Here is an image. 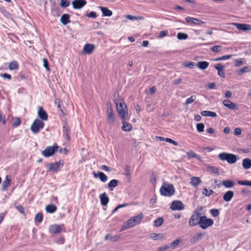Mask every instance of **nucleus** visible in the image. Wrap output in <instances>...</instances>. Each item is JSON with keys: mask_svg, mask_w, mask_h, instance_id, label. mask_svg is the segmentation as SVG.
Instances as JSON below:
<instances>
[{"mask_svg": "<svg viewBox=\"0 0 251 251\" xmlns=\"http://www.w3.org/2000/svg\"><path fill=\"white\" fill-rule=\"evenodd\" d=\"M70 4V1L69 0H61L60 5L63 8L69 6Z\"/></svg>", "mask_w": 251, "mask_h": 251, "instance_id": "3c124183", "label": "nucleus"}, {"mask_svg": "<svg viewBox=\"0 0 251 251\" xmlns=\"http://www.w3.org/2000/svg\"><path fill=\"white\" fill-rule=\"evenodd\" d=\"M188 35L183 33H178L177 37L179 40H185L188 38Z\"/></svg>", "mask_w": 251, "mask_h": 251, "instance_id": "864d4df0", "label": "nucleus"}, {"mask_svg": "<svg viewBox=\"0 0 251 251\" xmlns=\"http://www.w3.org/2000/svg\"><path fill=\"white\" fill-rule=\"evenodd\" d=\"M60 22L63 25H66L71 22L70 15L68 14H64L62 15Z\"/></svg>", "mask_w": 251, "mask_h": 251, "instance_id": "b1692460", "label": "nucleus"}, {"mask_svg": "<svg viewBox=\"0 0 251 251\" xmlns=\"http://www.w3.org/2000/svg\"><path fill=\"white\" fill-rule=\"evenodd\" d=\"M214 221L212 219L207 218L206 216H201L200 219V226L203 229H206L213 225Z\"/></svg>", "mask_w": 251, "mask_h": 251, "instance_id": "423d86ee", "label": "nucleus"}, {"mask_svg": "<svg viewBox=\"0 0 251 251\" xmlns=\"http://www.w3.org/2000/svg\"><path fill=\"white\" fill-rule=\"evenodd\" d=\"M202 235L203 234L201 232L197 233L190 239L191 243H195L199 241L201 239Z\"/></svg>", "mask_w": 251, "mask_h": 251, "instance_id": "7c9ffc66", "label": "nucleus"}, {"mask_svg": "<svg viewBox=\"0 0 251 251\" xmlns=\"http://www.w3.org/2000/svg\"><path fill=\"white\" fill-rule=\"evenodd\" d=\"M21 121L19 118L13 119L12 125L14 126H18L21 124Z\"/></svg>", "mask_w": 251, "mask_h": 251, "instance_id": "6e6d98bb", "label": "nucleus"}, {"mask_svg": "<svg viewBox=\"0 0 251 251\" xmlns=\"http://www.w3.org/2000/svg\"><path fill=\"white\" fill-rule=\"evenodd\" d=\"M15 207L21 213L24 214V209L22 205L18 202L14 203Z\"/></svg>", "mask_w": 251, "mask_h": 251, "instance_id": "de8ad7c7", "label": "nucleus"}, {"mask_svg": "<svg viewBox=\"0 0 251 251\" xmlns=\"http://www.w3.org/2000/svg\"><path fill=\"white\" fill-rule=\"evenodd\" d=\"M201 182L200 177L194 176L191 179L190 184L193 186L197 187Z\"/></svg>", "mask_w": 251, "mask_h": 251, "instance_id": "bb28decb", "label": "nucleus"}, {"mask_svg": "<svg viewBox=\"0 0 251 251\" xmlns=\"http://www.w3.org/2000/svg\"><path fill=\"white\" fill-rule=\"evenodd\" d=\"M150 236L151 239L154 240L162 239L163 237V236L162 234H157L155 233H151Z\"/></svg>", "mask_w": 251, "mask_h": 251, "instance_id": "49530a36", "label": "nucleus"}, {"mask_svg": "<svg viewBox=\"0 0 251 251\" xmlns=\"http://www.w3.org/2000/svg\"><path fill=\"white\" fill-rule=\"evenodd\" d=\"M107 122H108V124L110 125L114 124L115 121V116L113 114V110L111 107L107 108Z\"/></svg>", "mask_w": 251, "mask_h": 251, "instance_id": "ddd939ff", "label": "nucleus"}, {"mask_svg": "<svg viewBox=\"0 0 251 251\" xmlns=\"http://www.w3.org/2000/svg\"><path fill=\"white\" fill-rule=\"evenodd\" d=\"M120 238V235H115V236H112L111 234H108L106 235L105 237V240H110L112 241L115 242L119 240V239Z\"/></svg>", "mask_w": 251, "mask_h": 251, "instance_id": "4c0bfd02", "label": "nucleus"}, {"mask_svg": "<svg viewBox=\"0 0 251 251\" xmlns=\"http://www.w3.org/2000/svg\"><path fill=\"white\" fill-rule=\"evenodd\" d=\"M181 240L179 238L176 239L174 240L173 242L171 243L170 247L172 248L173 249H176L177 246L179 244V243L181 242Z\"/></svg>", "mask_w": 251, "mask_h": 251, "instance_id": "79ce46f5", "label": "nucleus"}, {"mask_svg": "<svg viewBox=\"0 0 251 251\" xmlns=\"http://www.w3.org/2000/svg\"><path fill=\"white\" fill-rule=\"evenodd\" d=\"M11 181V176H10L7 175L5 176V180L2 183L1 189L3 191H6L7 190L8 187L10 185Z\"/></svg>", "mask_w": 251, "mask_h": 251, "instance_id": "dca6fc26", "label": "nucleus"}, {"mask_svg": "<svg viewBox=\"0 0 251 251\" xmlns=\"http://www.w3.org/2000/svg\"><path fill=\"white\" fill-rule=\"evenodd\" d=\"M209 63L207 61H200L197 64V66L201 70H204L208 67Z\"/></svg>", "mask_w": 251, "mask_h": 251, "instance_id": "473e14b6", "label": "nucleus"}, {"mask_svg": "<svg viewBox=\"0 0 251 251\" xmlns=\"http://www.w3.org/2000/svg\"><path fill=\"white\" fill-rule=\"evenodd\" d=\"M156 181V175L154 174H152L150 178V182L153 184L155 185Z\"/></svg>", "mask_w": 251, "mask_h": 251, "instance_id": "bf43d9fd", "label": "nucleus"}, {"mask_svg": "<svg viewBox=\"0 0 251 251\" xmlns=\"http://www.w3.org/2000/svg\"><path fill=\"white\" fill-rule=\"evenodd\" d=\"M234 66L235 67H240L246 64V59L245 58H241L240 59H235L234 60Z\"/></svg>", "mask_w": 251, "mask_h": 251, "instance_id": "e433bc0d", "label": "nucleus"}, {"mask_svg": "<svg viewBox=\"0 0 251 251\" xmlns=\"http://www.w3.org/2000/svg\"><path fill=\"white\" fill-rule=\"evenodd\" d=\"M44 126V123L41 120L36 119L31 125L30 129L33 133L36 134L43 128Z\"/></svg>", "mask_w": 251, "mask_h": 251, "instance_id": "0eeeda50", "label": "nucleus"}, {"mask_svg": "<svg viewBox=\"0 0 251 251\" xmlns=\"http://www.w3.org/2000/svg\"><path fill=\"white\" fill-rule=\"evenodd\" d=\"M196 128L199 132H202L204 131V125L202 123L197 124L196 125Z\"/></svg>", "mask_w": 251, "mask_h": 251, "instance_id": "603ef678", "label": "nucleus"}, {"mask_svg": "<svg viewBox=\"0 0 251 251\" xmlns=\"http://www.w3.org/2000/svg\"><path fill=\"white\" fill-rule=\"evenodd\" d=\"M18 68V64L16 61L11 62L9 64V69L11 70H16Z\"/></svg>", "mask_w": 251, "mask_h": 251, "instance_id": "a18cd8bd", "label": "nucleus"}, {"mask_svg": "<svg viewBox=\"0 0 251 251\" xmlns=\"http://www.w3.org/2000/svg\"><path fill=\"white\" fill-rule=\"evenodd\" d=\"M196 99V96L195 95L191 96L190 98L186 99L185 105L187 106L188 104L192 103Z\"/></svg>", "mask_w": 251, "mask_h": 251, "instance_id": "c03bdc74", "label": "nucleus"}, {"mask_svg": "<svg viewBox=\"0 0 251 251\" xmlns=\"http://www.w3.org/2000/svg\"><path fill=\"white\" fill-rule=\"evenodd\" d=\"M63 135L67 140L70 139V129L69 126L65 124L63 126Z\"/></svg>", "mask_w": 251, "mask_h": 251, "instance_id": "4be33fe9", "label": "nucleus"}, {"mask_svg": "<svg viewBox=\"0 0 251 251\" xmlns=\"http://www.w3.org/2000/svg\"><path fill=\"white\" fill-rule=\"evenodd\" d=\"M203 209V207L202 206L198 207L194 211L188 222L189 226H194L197 225H199L200 218L202 214H204V213L201 212Z\"/></svg>", "mask_w": 251, "mask_h": 251, "instance_id": "7ed1b4c3", "label": "nucleus"}, {"mask_svg": "<svg viewBox=\"0 0 251 251\" xmlns=\"http://www.w3.org/2000/svg\"><path fill=\"white\" fill-rule=\"evenodd\" d=\"M143 217L144 216L142 213H140L137 216L132 217L131 219L124 223L120 231H124L127 228H129L139 224L141 222Z\"/></svg>", "mask_w": 251, "mask_h": 251, "instance_id": "f257e3e1", "label": "nucleus"}, {"mask_svg": "<svg viewBox=\"0 0 251 251\" xmlns=\"http://www.w3.org/2000/svg\"><path fill=\"white\" fill-rule=\"evenodd\" d=\"M95 49V46L93 44H86L83 47V51L85 53L90 54Z\"/></svg>", "mask_w": 251, "mask_h": 251, "instance_id": "6ab92c4d", "label": "nucleus"}, {"mask_svg": "<svg viewBox=\"0 0 251 251\" xmlns=\"http://www.w3.org/2000/svg\"><path fill=\"white\" fill-rule=\"evenodd\" d=\"M54 103L57 105L58 108L61 107V100L59 99H55L54 100Z\"/></svg>", "mask_w": 251, "mask_h": 251, "instance_id": "0e129e2a", "label": "nucleus"}, {"mask_svg": "<svg viewBox=\"0 0 251 251\" xmlns=\"http://www.w3.org/2000/svg\"><path fill=\"white\" fill-rule=\"evenodd\" d=\"M164 222V220L162 217H159L157 219L155 220L153 222V225L155 226L158 227L161 226Z\"/></svg>", "mask_w": 251, "mask_h": 251, "instance_id": "a19ab883", "label": "nucleus"}, {"mask_svg": "<svg viewBox=\"0 0 251 251\" xmlns=\"http://www.w3.org/2000/svg\"><path fill=\"white\" fill-rule=\"evenodd\" d=\"M99 8L101 10L102 16L110 17L112 15V11L108 9L107 7L100 6Z\"/></svg>", "mask_w": 251, "mask_h": 251, "instance_id": "5701e85b", "label": "nucleus"}, {"mask_svg": "<svg viewBox=\"0 0 251 251\" xmlns=\"http://www.w3.org/2000/svg\"><path fill=\"white\" fill-rule=\"evenodd\" d=\"M214 68L218 71V74L219 76L224 78L225 77V74L223 72L225 66L219 63L214 66Z\"/></svg>", "mask_w": 251, "mask_h": 251, "instance_id": "a211bd4d", "label": "nucleus"}, {"mask_svg": "<svg viewBox=\"0 0 251 251\" xmlns=\"http://www.w3.org/2000/svg\"><path fill=\"white\" fill-rule=\"evenodd\" d=\"M232 24L240 30L245 31L251 30V26L249 25L238 23H233Z\"/></svg>", "mask_w": 251, "mask_h": 251, "instance_id": "4468645a", "label": "nucleus"}, {"mask_svg": "<svg viewBox=\"0 0 251 251\" xmlns=\"http://www.w3.org/2000/svg\"><path fill=\"white\" fill-rule=\"evenodd\" d=\"M58 148L59 147L56 145L48 147L44 151H42V154L46 157H50L52 155L54 152L57 151Z\"/></svg>", "mask_w": 251, "mask_h": 251, "instance_id": "6e6552de", "label": "nucleus"}, {"mask_svg": "<svg viewBox=\"0 0 251 251\" xmlns=\"http://www.w3.org/2000/svg\"><path fill=\"white\" fill-rule=\"evenodd\" d=\"M35 220L38 222H41L43 220V215L42 213H38L36 215Z\"/></svg>", "mask_w": 251, "mask_h": 251, "instance_id": "4d7b16f0", "label": "nucleus"}, {"mask_svg": "<svg viewBox=\"0 0 251 251\" xmlns=\"http://www.w3.org/2000/svg\"><path fill=\"white\" fill-rule=\"evenodd\" d=\"M222 47L221 46H215L211 48L210 50L211 51L215 52H218L221 51Z\"/></svg>", "mask_w": 251, "mask_h": 251, "instance_id": "5fc2aeb1", "label": "nucleus"}, {"mask_svg": "<svg viewBox=\"0 0 251 251\" xmlns=\"http://www.w3.org/2000/svg\"><path fill=\"white\" fill-rule=\"evenodd\" d=\"M187 155L189 158H196L199 160H201V157L195 153L193 151H190L187 153Z\"/></svg>", "mask_w": 251, "mask_h": 251, "instance_id": "72a5a7b5", "label": "nucleus"}, {"mask_svg": "<svg viewBox=\"0 0 251 251\" xmlns=\"http://www.w3.org/2000/svg\"><path fill=\"white\" fill-rule=\"evenodd\" d=\"M223 105L227 108L229 109L234 110H237L238 107L237 104L233 102H231L230 100H225L223 101Z\"/></svg>", "mask_w": 251, "mask_h": 251, "instance_id": "f8f14e48", "label": "nucleus"}, {"mask_svg": "<svg viewBox=\"0 0 251 251\" xmlns=\"http://www.w3.org/2000/svg\"><path fill=\"white\" fill-rule=\"evenodd\" d=\"M171 208L173 210H182L184 209V205L180 201H174L171 204Z\"/></svg>", "mask_w": 251, "mask_h": 251, "instance_id": "1a4fd4ad", "label": "nucleus"}, {"mask_svg": "<svg viewBox=\"0 0 251 251\" xmlns=\"http://www.w3.org/2000/svg\"><path fill=\"white\" fill-rule=\"evenodd\" d=\"M223 185L226 188H230L234 186V182L229 179L224 180L222 181Z\"/></svg>", "mask_w": 251, "mask_h": 251, "instance_id": "2f4dec72", "label": "nucleus"}, {"mask_svg": "<svg viewBox=\"0 0 251 251\" xmlns=\"http://www.w3.org/2000/svg\"><path fill=\"white\" fill-rule=\"evenodd\" d=\"M0 75L1 77H3L4 78L10 79L11 78V75H10L6 74V73L1 74Z\"/></svg>", "mask_w": 251, "mask_h": 251, "instance_id": "338daca9", "label": "nucleus"}, {"mask_svg": "<svg viewBox=\"0 0 251 251\" xmlns=\"http://www.w3.org/2000/svg\"><path fill=\"white\" fill-rule=\"evenodd\" d=\"M242 165L245 169H250L251 167V159L249 158L244 159L242 161Z\"/></svg>", "mask_w": 251, "mask_h": 251, "instance_id": "cd10ccee", "label": "nucleus"}, {"mask_svg": "<svg viewBox=\"0 0 251 251\" xmlns=\"http://www.w3.org/2000/svg\"><path fill=\"white\" fill-rule=\"evenodd\" d=\"M168 31L167 30H162V31H161L160 32H159V35H158V37L159 38H162L165 36H166L168 34Z\"/></svg>", "mask_w": 251, "mask_h": 251, "instance_id": "e2e57ef3", "label": "nucleus"}, {"mask_svg": "<svg viewBox=\"0 0 251 251\" xmlns=\"http://www.w3.org/2000/svg\"><path fill=\"white\" fill-rule=\"evenodd\" d=\"M207 171L210 173L218 175L219 173V169L218 168L214 166H208L206 168Z\"/></svg>", "mask_w": 251, "mask_h": 251, "instance_id": "f704fd0d", "label": "nucleus"}, {"mask_svg": "<svg viewBox=\"0 0 251 251\" xmlns=\"http://www.w3.org/2000/svg\"><path fill=\"white\" fill-rule=\"evenodd\" d=\"M201 114L203 116H209L211 117H216L217 114L215 112L210 111H203L201 112Z\"/></svg>", "mask_w": 251, "mask_h": 251, "instance_id": "c9c22d12", "label": "nucleus"}, {"mask_svg": "<svg viewBox=\"0 0 251 251\" xmlns=\"http://www.w3.org/2000/svg\"><path fill=\"white\" fill-rule=\"evenodd\" d=\"M100 198L102 205L105 206L109 202V198L107 196L106 193H103L100 195Z\"/></svg>", "mask_w": 251, "mask_h": 251, "instance_id": "aec40b11", "label": "nucleus"}, {"mask_svg": "<svg viewBox=\"0 0 251 251\" xmlns=\"http://www.w3.org/2000/svg\"><path fill=\"white\" fill-rule=\"evenodd\" d=\"M85 0H74L72 2L73 7L75 9H79L82 8L86 4Z\"/></svg>", "mask_w": 251, "mask_h": 251, "instance_id": "9b49d317", "label": "nucleus"}, {"mask_svg": "<svg viewBox=\"0 0 251 251\" xmlns=\"http://www.w3.org/2000/svg\"><path fill=\"white\" fill-rule=\"evenodd\" d=\"M60 162H56L53 163H50L49 164V170L50 171L57 172L60 169Z\"/></svg>", "mask_w": 251, "mask_h": 251, "instance_id": "2eb2a0df", "label": "nucleus"}, {"mask_svg": "<svg viewBox=\"0 0 251 251\" xmlns=\"http://www.w3.org/2000/svg\"><path fill=\"white\" fill-rule=\"evenodd\" d=\"M87 17L92 18H96L97 17V13L95 12L91 11L90 13L87 14Z\"/></svg>", "mask_w": 251, "mask_h": 251, "instance_id": "680f3d73", "label": "nucleus"}, {"mask_svg": "<svg viewBox=\"0 0 251 251\" xmlns=\"http://www.w3.org/2000/svg\"><path fill=\"white\" fill-rule=\"evenodd\" d=\"M182 81V79L181 78H178V79H176V80H175L173 83L174 85H178L179 84H180Z\"/></svg>", "mask_w": 251, "mask_h": 251, "instance_id": "774afa93", "label": "nucleus"}, {"mask_svg": "<svg viewBox=\"0 0 251 251\" xmlns=\"http://www.w3.org/2000/svg\"><path fill=\"white\" fill-rule=\"evenodd\" d=\"M175 189L172 184L164 182L160 188V194L164 196L170 197L174 194Z\"/></svg>", "mask_w": 251, "mask_h": 251, "instance_id": "20e7f679", "label": "nucleus"}, {"mask_svg": "<svg viewBox=\"0 0 251 251\" xmlns=\"http://www.w3.org/2000/svg\"><path fill=\"white\" fill-rule=\"evenodd\" d=\"M43 61L44 67L46 68V69L47 71H49L50 70V69L49 67L48 61L47 59H46V58H43Z\"/></svg>", "mask_w": 251, "mask_h": 251, "instance_id": "052dcab7", "label": "nucleus"}, {"mask_svg": "<svg viewBox=\"0 0 251 251\" xmlns=\"http://www.w3.org/2000/svg\"><path fill=\"white\" fill-rule=\"evenodd\" d=\"M218 157L220 160L222 161H226L230 164H234L237 159L236 155L226 152L220 153L218 154Z\"/></svg>", "mask_w": 251, "mask_h": 251, "instance_id": "39448f33", "label": "nucleus"}, {"mask_svg": "<svg viewBox=\"0 0 251 251\" xmlns=\"http://www.w3.org/2000/svg\"><path fill=\"white\" fill-rule=\"evenodd\" d=\"M170 247V246H169L168 245H167L164 246L159 247L158 248V249L159 251H164L168 249Z\"/></svg>", "mask_w": 251, "mask_h": 251, "instance_id": "69168bd1", "label": "nucleus"}, {"mask_svg": "<svg viewBox=\"0 0 251 251\" xmlns=\"http://www.w3.org/2000/svg\"><path fill=\"white\" fill-rule=\"evenodd\" d=\"M38 115L41 120L44 121H46L48 120V115L46 112L43 109L42 107H39L38 112Z\"/></svg>", "mask_w": 251, "mask_h": 251, "instance_id": "f3484780", "label": "nucleus"}, {"mask_svg": "<svg viewBox=\"0 0 251 251\" xmlns=\"http://www.w3.org/2000/svg\"><path fill=\"white\" fill-rule=\"evenodd\" d=\"M125 120H123V126L122 128L124 131H129L132 129V126L130 124L126 122Z\"/></svg>", "mask_w": 251, "mask_h": 251, "instance_id": "a878e982", "label": "nucleus"}, {"mask_svg": "<svg viewBox=\"0 0 251 251\" xmlns=\"http://www.w3.org/2000/svg\"><path fill=\"white\" fill-rule=\"evenodd\" d=\"M251 70L250 69L249 67H244L241 69H240L237 74L238 75H242L243 74H244V73H246V72H250Z\"/></svg>", "mask_w": 251, "mask_h": 251, "instance_id": "8fccbe9b", "label": "nucleus"}, {"mask_svg": "<svg viewBox=\"0 0 251 251\" xmlns=\"http://www.w3.org/2000/svg\"><path fill=\"white\" fill-rule=\"evenodd\" d=\"M210 213L214 217H217L219 214V211L217 209H212L210 210Z\"/></svg>", "mask_w": 251, "mask_h": 251, "instance_id": "13d9d810", "label": "nucleus"}, {"mask_svg": "<svg viewBox=\"0 0 251 251\" xmlns=\"http://www.w3.org/2000/svg\"><path fill=\"white\" fill-rule=\"evenodd\" d=\"M98 176L100 180L103 182H105L107 180L108 177L107 176L102 172H98Z\"/></svg>", "mask_w": 251, "mask_h": 251, "instance_id": "37998d69", "label": "nucleus"}, {"mask_svg": "<svg viewBox=\"0 0 251 251\" xmlns=\"http://www.w3.org/2000/svg\"><path fill=\"white\" fill-rule=\"evenodd\" d=\"M118 180L117 179L111 180L108 184V187L110 191H113L114 188L117 186L118 184Z\"/></svg>", "mask_w": 251, "mask_h": 251, "instance_id": "c756f323", "label": "nucleus"}, {"mask_svg": "<svg viewBox=\"0 0 251 251\" xmlns=\"http://www.w3.org/2000/svg\"><path fill=\"white\" fill-rule=\"evenodd\" d=\"M214 191L212 190H208L207 188H204L203 189L202 194L206 197H209L211 195L214 194Z\"/></svg>", "mask_w": 251, "mask_h": 251, "instance_id": "09e8293b", "label": "nucleus"}, {"mask_svg": "<svg viewBox=\"0 0 251 251\" xmlns=\"http://www.w3.org/2000/svg\"><path fill=\"white\" fill-rule=\"evenodd\" d=\"M116 109L120 117L122 120H127V107L123 100H115L114 101Z\"/></svg>", "mask_w": 251, "mask_h": 251, "instance_id": "f03ea898", "label": "nucleus"}, {"mask_svg": "<svg viewBox=\"0 0 251 251\" xmlns=\"http://www.w3.org/2000/svg\"><path fill=\"white\" fill-rule=\"evenodd\" d=\"M57 210V207L52 204H48L46 207V210L48 213H52Z\"/></svg>", "mask_w": 251, "mask_h": 251, "instance_id": "c85d7f7f", "label": "nucleus"}, {"mask_svg": "<svg viewBox=\"0 0 251 251\" xmlns=\"http://www.w3.org/2000/svg\"><path fill=\"white\" fill-rule=\"evenodd\" d=\"M185 20L188 23L195 25H205V23L204 22L195 18L187 17L185 18Z\"/></svg>", "mask_w": 251, "mask_h": 251, "instance_id": "9d476101", "label": "nucleus"}, {"mask_svg": "<svg viewBox=\"0 0 251 251\" xmlns=\"http://www.w3.org/2000/svg\"><path fill=\"white\" fill-rule=\"evenodd\" d=\"M233 56H235V54L226 55H224V56H223L219 57V58H215V59H213V60L215 61H221V60H226L230 59Z\"/></svg>", "mask_w": 251, "mask_h": 251, "instance_id": "ea45409f", "label": "nucleus"}, {"mask_svg": "<svg viewBox=\"0 0 251 251\" xmlns=\"http://www.w3.org/2000/svg\"><path fill=\"white\" fill-rule=\"evenodd\" d=\"M157 138L159 139L160 141H164L165 140L167 142H169L170 143H171L172 144H173L174 145L176 146H177L178 145V144L177 142L172 140V139L171 138H166V139H164V138L163 137H157Z\"/></svg>", "mask_w": 251, "mask_h": 251, "instance_id": "58836bf2", "label": "nucleus"}, {"mask_svg": "<svg viewBox=\"0 0 251 251\" xmlns=\"http://www.w3.org/2000/svg\"><path fill=\"white\" fill-rule=\"evenodd\" d=\"M234 196V193L232 191H228L223 196V199L226 201H230Z\"/></svg>", "mask_w": 251, "mask_h": 251, "instance_id": "393cba45", "label": "nucleus"}, {"mask_svg": "<svg viewBox=\"0 0 251 251\" xmlns=\"http://www.w3.org/2000/svg\"><path fill=\"white\" fill-rule=\"evenodd\" d=\"M62 228L60 226L54 225L50 227V231L52 233H59L61 232Z\"/></svg>", "mask_w": 251, "mask_h": 251, "instance_id": "412c9836", "label": "nucleus"}]
</instances>
